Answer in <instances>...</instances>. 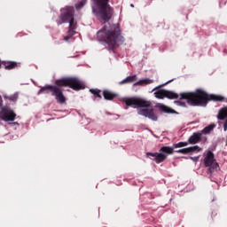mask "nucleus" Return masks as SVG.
Segmentation results:
<instances>
[{"instance_id": "17", "label": "nucleus", "mask_w": 227, "mask_h": 227, "mask_svg": "<svg viewBox=\"0 0 227 227\" xmlns=\"http://www.w3.org/2000/svg\"><path fill=\"white\" fill-rule=\"evenodd\" d=\"M215 125H214V124H211V125L206 127V128L202 130L203 134H208L209 132H211L212 130H214V128H215Z\"/></svg>"}, {"instance_id": "12", "label": "nucleus", "mask_w": 227, "mask_h": 227, "mask_svg": "<svg viewBox=\"0 0 227 227\" xmlns=\"http://www.w3.org/2000/svg\"><path fill=\"white\" fill-rule=\"evenodd\" d=\"M153 82V80L150 79H143L139 80L138 82H135L133 86H146V84H152Z\"/></svg>"}, {"instance_id": "24", "label": "nucleus", "mask_w": 227, "mask_h": 227, "mask_svg": "<svg viewBox=\"0 0 227 227\" xmlns=\"http://www.w3.org/2000/svg\"><path fill=\"white\" fill-rule=\"evenodd\" d=\"M2 103H3V99L0 97V106H1Z\"/></svg>"}, {"instance_id": "13", "label": "nucleus", "mask_w": 227, "mask_h": 227, "mask_svg": "<svg viewBox=\"0 0 227 227\" xmlns=\"http://www.w3.org/2000/svg\"><path fill=\"white\" fill-rule=\"evenodd\" d=\"M137 79V77L136 76V74L131 75V76H128L124 80L121 81L119 82V84H129L130 82H134V81H136Z\"/></svg>"}, {"instance_id": "15", "label": "nucleus", "mask_w": 227, "mask_h": 227, "mask_svg": "<svg viewBox=\"0 0 227 227\" xmlns=\"http://www.w3.org/2000/svg\"><path fill=\"white\" fill-rule=\"evenodd\" d=\"M200 134H193L190 138H189V143L191 145H196L198 141H200Z\"/></svg>"}, {"instance_id": "10", "label": "nucleus", "mask_w": 227, "mask_h": 227, "mask_svg": "<svg viewBox=\"0 0 227 227\" xmlns=\"http://www.w3.org/2000/svg\"><path fill=\"white\" fill-rule=\"evenodd\" d=\"M176 152V153H183L184 155H187V153H192V152H201V148H200L198 145H195L192 147L180 149Z\"/></svg>"}, {"instance_id": "20", "label": "nucleus", "mask_w": 227, "mask_h": 227, "mask_svg": "<svg viewBox=\"0 0 227 227\" xmlns=\"http://www.w3.org/2000/svg\"><path fill=\"white\" fill-rule=\"evenodd\" d=\"M90 93H93L96 97H98L100 98V90L95 89V90H90Z\"/></svg>"}, {"instance_id": "21", "label": "nucleus", "mask_w": 227, "mask_h": 227, "mask_svg": "<svg viewBox=\"0 0 227 227\" xmlns=\"http://www.w3.org/2000/svg\"><path fill=\"white\" fill-rule=\"evenodd\" d=\"M19 95L18 94H14L11 97H9V100H12V102H15V100H17Z\"/></svg>"}, {"instance_id": "8", "label": "nucleus", "mask_w": 227, "mask_h": 227, "mask_svg": "<svg viewBox=\"0 0 227 227\" xmlns=\"http://www.w3.org/2000/svg\"><path fill=\"white\" fill-rule=\"evenodd\" d=\"M204 164L206 168H209V171H217L219 169V164L214 158V153L207 152V155L204 158Z\"/></svg>"}, {"instance_id": "6", "label": "nucleus", "mask_w": 227, "mask_h": 227, "mask_svg": "<svg viewBox=\"0 0 227 227\" xmlns=\"http://www.w3.org/2000/svg\"><path fill=\"white\" fill-rule=\"evenodd\" d=\"M62 20L63 22H69V36H74V27H72L74 24V8L67 7L62 11Z\"/></svg>"}, {"instance_id": "23", "label": "nucleus", "mask_w": 227, "mask_h": 227, "mask_svg": "<svg viewBox=\"0 0 227 227\" xmlns=\"http://www.w3.org/2000/svg\"><path fill=\"white\" fill-rule=\"evenodd\" d=\"M175 105H176V106H182L183 107H185L184 103H182V102H180V101H175Z\"/></svg>"}, {"instance_id": "4", "label": "nucleus", "mask_w": 227, "mask_h": 227, "mask_svg": "<svg viewBox=\"0 0 227 227\" xmlns=\"http://www.w3.org/2000/svg\"><path fill=\"white\" fill-rule=\"evenodd\" d=\"M160 153H147V157L152 156L154 157V160L157 164H160V162H164L165 159H168V155H173L175 149L171 146H163L160 150Z\"/></svg>"}, {"instance_id": "2", "label": "nucleus", "mask_w": 227, "mask_h": 227, "mask_svg": "<svg viewBox=\"0 0 227 227\" xmlns=\"http://www.w3.org/2000/svg\"><path fill=\"white\" fill-rule=\"evenodd\" d=\"M156 98H180V100H186L190 106H207L208 100H215V102H223L224 98L215 94H207L202 90H197L195 92H184L180 95L166 90H159L154 92Z\"/></svg>"}, {"instance_id": "14", "label": "nucleus", "mask_w": 227, "mask_h": 227, "mask_svg": "<svg viewBox=\"0 0 227 227\" xmlns=\"http://www.w3.org/2000/svg\"><path fill=\"white\" fill-rule=\"evenodd\" d=\"M157 107H159V109H160V111H163V113H175V111H173V109H171L170 107H168L166 105L163 104H158Z\"/></svg>"}, {"instance_id": "5", "label": "nucleus", "mask_w": 227, "mask_h": 227, "mask_svg": "<svg viewBox=\"0 0 227 227\" xmlns=\"http://www.w3.org/2000/svg\"><path fill=\"white\" fill-rule=\"evenodd\" d=\"M57 86H69L72 90H84V84L77 78H64L56 82Z\"/></svg>"}, {"instance_id": "3", "label": "nucleus", "mask_w": 227, "mask_h": 227, "mask_svg": "<svg viewBox=\"0 0 227 227\" xmlns=\"http://www.w3.org/2000/svg\"><path fill=\"white\" fill-rule=\"evenodd\" d=\"M126 106L137 109V114L145 116L153 121H157V114L153 112L152 102L141 98H124Z\"/></svg>"}, {"instance_id": "1", "label": "nucleus", "mask_w": 227, "mask_h": 227, "mask_svg": "<svg viewBox=\"0 0 227 227\" xmlns=\"http://www.w3.org/2000/svg\"><path fill=\"white\" fill-rule=\"evenodd\" d=\"M107 3H109V0H92V13L100 22L105 23L104 27L98 32V35L113 42L116 38V35H118L120 29L118 26L111 27L108 23L111 20V17H113V9Z\"/></svg>"}, {"instance_id": "22", "label": "nucleus", "mask_w": 227, "mask_h": 227, "mask_svg": "<svg viewBox=\"0 0 227 227\" xmlns=\"http://www.w3.org/2000/svg\"><path fill=\"white\" fill-rule=\"evenodd\" d=\"M84 4H86V1L81 2L80 4H77V5H76L77 10H79V8H82V6H83Z\"/></svg>"}, {"instance_id": "9", "label": "nucleus", "mask_w": 227, "mask_h": 227, "mask_svg": "<svg viewBox=\"0 0 227 227\" xmlns=\"http://www.w3.org/2000/svg\"><path fill=\"white\" fill-rule=\"evenodd\" d=\"M17 114L12 108L4 107L0 112V118L4 120V121H14Z\"/></svg>"}, {"instance_id": "19", "label": "nucleus", "mask_w": 227, "mask_h": 227, "mask_svg": "<svg viewBox=\"0 0 227 227\" xmlns=\"http://www.w3.org/2000/svg\"><path fill=\"white\" fill-rule=\"evenodd\" d=\"M15 67H17V63L9 62L5 65V70H12V68H15Z\"/></svg>"}, {"instance_id": "25", "label": "nucleus", "mask_w": 227, "mask_h": 227, "mask_svg": "<svg viewBox=\"0 0 227 227\" xmlns=\"http://www.w3.org/2000/svg\"><path fill=\"white\" fill-rule=\"evenodd\" d=\"M130 6H131V8H134V4H130Z\"/></svg>"}, {"instance_id": "11", "label": "nucleus", "mask_w": 227, "mask_h": 227, "mask_svg": "<svg viewBox=\"0 0 227 227\" xmlns=\"http://www.w3.org/2000/svg\"><path fill=\"white\" fill-rule=\"evenodd\" d=\"M224 118H226V121L223 125V130L226 132V129H227V107H224L222 110H220L219 114H218L219 120H224Z\"/></svg>"}, {"instance_id": "16", "label": "nucleus", "mask_w": 227, "mask_h": 227, "mask_svg": "<svg viewBox=\"0 0 227 227\" xmlns=\"http://www.w3.org/2000/svg\"><path fill=\"white\" fill-rule=\"evenodd\" d=\"M103 95H104V98H106V100H113L114 98L115 97V95L109 90H105L103 92Z\"/></svg>"}, {"instance_id": "7", "label": "nucleus", "mask_w": 227, "mask_h": 227, "mask_svg": "<svg viewBox=\"0 0 227 227\" xmlns=\"http://www.w3.org/2000/svg\"><path fill=\"white\" fill-rule=\"evenodd\" d=\"M45 90H51L53 97H55V98H56L57 102H59V104H65L67 98H65V95H63V92L61 91V90H59V88L47 85L45 87H43L39 90V93H42V91H45Z\"/></svg>"}, {"instance_id": "18", "label": "nucleus", "mask_w": 227, "mask_h": 227, "mask_svg": "<svg viewBox=\"0 0 227 227\" xmlns=\"http://www.w3.org/2000/svg\"><path fill=\"white\" fill-rule=\"evenodd\" d=\"M189 145L188 142H179L177 144H174V148H184Z\"/></svg>"}]
</instances>
